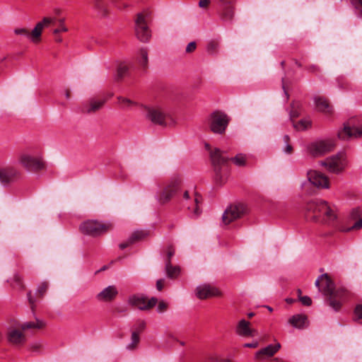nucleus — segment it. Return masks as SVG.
Wrapping results in <instances>:
<instances>
[{
    "label": "nucleus",
    "mask_w": 362,
    "mask_h": 362,
    "mask_svg": "<svg viewBox=\"0 0 362 362\" xmlns=\"http://www.w3.org/2000/svg\"><path fill=\"white\" fill-rule=\"evenodd\" d=\"M59 24H61V28H56L53 30V33L54 35H57L60 32H66L68 30L67 28L64 25V18L59 19Z\"/></svg>",
    "instance_id": "obj_44"
},
{
    "label": "nucleus",
    "mask_w": 362,
    "mask_h": 362,
    "mask_svg": "<svg viewBox=\"0 0 362 362\" xmlns=\"http://www.w3.org/2000/svg\"><path fill=\"white\" fill-rule=\"evenodd\" d=\"M65 95H66V98L67 99H69L70 98V93H69V91L68 90H66V94Z\"/></svg>",
    "instance_id": "obj_58"
},
{
    "label": "nucleus",
    "mask_w": 362,
    "mask_h": 362,
    "mask_svg": "<svg viewBox=\"0 0 362 362\" xmlns=\"http://www.w3.org/2000/svg\"><path fill=\"white\" fill-rule=\"evenodd\" d=\"M165 272L167 276L170 279H175L180 275V268L178 266H173L171 261L165 259Z\"/></svg>",
    "instance_id": "obj_31"
},
{
    "label": "nucleus",
    "mask_w": 362,
    "mask_h": 362,
    "mask_svg": "<svg viewBox=\"0 0 362 362\" xmlns=\"http://www.w3.org/2000/svg\"><path fill=\"white\" fill-rule=\"evenodd\" d=\"M288 323L299 329L307 328L309 326L308 317L304 314L293 315L289 318Z\"/></svg>",
    "instance_id": "obj_24"
},
{
    "label": "nucleus",
    "mask_w": 362,
    "mask_h": 362,
    "mask_svg": "<svg viewBox=\"0 0 362 362\" xmlns=\"http://www.w3.org/2000/svg\"><path fill=\"white\" fill-rule=\"evenodd\" d=\"M57 40V42H62V39L61 37H58V38H57V40Z\"/></svg>",
    "instance_id": "obj_63"
},
{
    "label": "nucleus",
    "mask_w": 362,
    "mask_h": 362,
    "mask_svg": "<svg viewBox=\"0 0 362 362\" xmlns=\"http://www.w3.org/2000/svg\"><path fill=\"white\" fill-rule=\"evenodd\" d=\"M135 24V31L137 38L141 42H148L151 37V31L147 25L146 17L143 13H140L137 14Z\"/></svg>",
    "instance_id": "obj_13"
},
{
    "label": "nucleus",
    "mask_w": 362,
    "mask_h": 362,
    "mask_svg": "<svg viewBox=\"0 0 362 362\" xmlns=\"http://www.w3.org/2000/svg\"><path fill=\"white\" fill-rule=\"evenodd\" d=\"M283 139H284V141L286 144V148L284 149V152L286 153H288V154L291 153L292 151H293V148L289 144L290 137L288 135H284Z\"/></svg>",
    "instance_id": "obj_43"
},
{
    "label": "nucleus",
    "mask_w": 362,
    "mask_h": 362,
    "mask_svg": "<svg viewBox=\"0 0 362 362\" xmlns=\"http://www.w3.org/2000/svg\"><path fill=\"white\" fill-rule=\"evenodd\" d=\"M98 12L101 16L103 17L106 16L108 14V10L105 5L103 6V8L99 10Z\"/></svg>",
    "instance_id": "obj_53"
},
{
    "label": "nucleus",
    "mask_w": 362,
    "mask_h": 362,
    "mask_svg": "<svg viewBox=\"0 0 362 362\" xmlns=\"http://www.w3.org/2000/svg\"><path fill=\"white\" fill-rule=\"evenodd\" d=\"M307 176L309 182L317 188L327 189L329 182L327 177L323 173L314 170L308 171Z\"/></svg>",
    "instance_id": "obj_16"
},
{
    "label": "nucleus",
    "mask_w": 362,
    "mask_h": 362,
    "mask_svg": "<svg viewBox=\"0 0 362 362\" xmlns=\"http://www.w3.org/2000/svg\"><path fill=\"white\" fill-rule=\"evenodd\" d=\"M19 175L18 170L13 168H1L0 169V182L5 184L8 183L18 177Z\"/></svg>",
    "instance_id": "obj_25"
},
{
    "label": "nucleus",
    "mask_w": 362,
    "mask_h": 362,
    "mask_svg": "<svg viewBox=\"0 0 362 362\" xmlns=\"http://www.w3.org/2000/svg\"><path fill=\"white\" fill-rule=\"evenodd\" d=\"M146 328V322L143 320H138L133 327L132 332H136L139 334Z\"/></svg>",
    "instance_id": "obj_40"
},
{
    "label": "nucleus",
    "mask_w": 362,
    "mask_h": 362,
    "mask_svg": "<svg viewBox=\"0 0 362 362\" xmlns=\"http://www.w3.org/2000/svg\"><path fill=\"white\" fill-rule=\"evenodd\" d=\"M297 292H298V294L299 295V297H300V294H301V290L300 289H298Z\"/></svg>",
    "instance_id": "obj_64"
},
{
    "label": "nucleus",
    "mask_w": 362,
    "mask_h": 362,
    "mask_svg": "<svg viewBox=\"0 0 362 362\" xmlns=\"http://www.w3.org/2000/svg\"><path fill=\"white\" fill-rule=\"evenodd\" d=\"M48 288V284L47 282H42L39 284L37 289V294L42 297Z\"/></svg>",
    "instance_id": "obj_42"
},
{
    "label": "nucleus",
    "mask_w": 362,
    "mask_h": 362,
    "mask_svg": "<svg viewBox=\"0 0 362 362\" xmlns=\"http://www.w3.org/2000/svg\"><path fill=\"white\" fill-rule=\"evenodd\" d=\"M319 164L330 173H339L344 169L346 162L344 155L339 153L320 161Z\"/></svg>",
    "instance_id": "obj_9"
},
{
    "label": "nucleus",
    "mask_w": 362,
    "mask_h": 362,
    "mask_svg": "<svg viewBox=\"0 0 362 362\" xmlns=\"http://www.w3.org/2000/svg\"><path fill=\"white\" fill-rule=\"evenodd\" d=\"M55 18L45 17L42 21L37 23L31 33L26 28H16L14 30L16 35H21L28 37L31 42L37 43L41 40L42 31L44 28L49 26L55 21Z\"/></svg>",
    "instance_id": "obj_6"
},
{
    "label": "nucleus",
    "mask_w": 362,
    "mask_h": 362,
    "mask_svg": "<svg viewBox=\"0 0 362 362\" xmlns=\"http://www.w3.org/2000/svg\"><path fill=\"white\" fill-rule=\"evenodd\" d=\"M112 225L94 220H88L80 225V231L90 236H98L110 230Z\"/></svg>",
    "instance_id": "obj_7"
},
{
    "label": "nucleus",
    "mask_w": 362,
    "mask_h": 362,
    "mask_svg": "<svg viewBox=\"0 0 362 362\" xmlns=\"http://www.w3.org/2000/svg\"><path fill=\"white\" fill-rule=\"evenodd\" d=\"M232 162L237 166H244L246 164V156L243 153H238L235 157L230 158Z\"/></svg>",
    "instance_id": "obj_36"
},
{
    "label": "nucleus",
    "mask_w": 362,
    "mask_h": 362,
    "mask_svg": "<svg viewBox=\"0 0 362 362\" xmlns=\"http://www.w3.org/2000/svg\"><path fill=\"white\" fill-rule=\"evenodd\" d=\"M315 284L323 295L327 296L329 306L335 311H338L346 297V291L343 288H335L334 282L327 274L320 275Z\"/></svg>",
    "instance_id": "obj_1"
},
{
    "label": "nucleus",
    "mask_w": 362,
    "mask_h": 362,
    "mask_svg": "<svg viewBox=\"0 0 362 362\" xmlns=\"http://www.w3.org/2000/svg\"><path fill=\"white\" fill-rule=\"evenodd\" d=\"M202 197L194 190H185L182 196L181 203L189 211L192 218H197L202 214Z\"/></svg>",
    "instance_id": "obj_2"
},
{
    "label": "nucleus",
    "mask_w": 362,
    "mask_h": 362,
    "mask_svg": "<svg viewBox=\"0 0 362 362\" xmlns=\"http://www.w3.org/2000/svg\"><path fill=\"white\" fill-rule=\"evenodd\" d=\"M158 302V299L152 297L148 300L146 297L141 294L131 296L128 299L129 305L136 307L141 310H148L154 307Z\"/></svg>",
    "instance_id": "obj_11"
},
{
    "label": "nucleus",
    "mask_w": 362,
    "mask_h": 362,
    "mask_svg": "<svg viewBox=\"0 0 362 362\" xmlns=\"http://www.w3.org/2000/svg\"><path fill=\"white\" fill-rule=\"evenodd\" d=\"M224 154L225 152L219 148H215L211 152V162L217 175L220 173L221 167L225 165L229 160V158Z\"/></svg>",
    "instance_id": "obj_20"
},
{
    "label": "nucleus",
    "mask_w": 362,
    "mask_h": 362,
    "mask_svg": "<svg viewBox=\"0 0 362 362\" xmlns=\"http://www.w3.org/2000/svg\"><path fill=\"white\" fill-rule=\"evenodd\" d=\"M61 11L59 9L55 10V13L59 15Z\"/></svg>",
    "instance_id": "obj_62"
},
{
    "label": "nucleus",
    "mask_w": 362,
    "mask_h": 362,
    "mask_svg": "<svg viewBox=\"0 0 362 362\" xmlns=\"http://www.w3.org/2000/svg\"><path fill=\"white\" fill-rule=\"evenodd\" d=\"M250 323L248 321H246L244 319L240 320L235 329L236 334L244 337L257 336V331L255 329L250 328Z\"/></svg>",
    "instance_id": "obj_21"
},
{
    "label": "nucleus",
    "mask_w": 362,
    "mask_h": 362,
    "mask_svg": "<svg viewBox=\"0 0 362 362\" xmlns=\"http://www.w3.org/2000/svg\"><path fill=\"white\" fill-rule=\"evenodd\" d=\"M219 1V15L221 19L224 22L231 23L234 14L233 0H218Z\"/></svg>",
    "instance_id": "obj_15"
},
{
    "label": "nucleus",
    "mask_w": 362,
    "mask_h": 362,
    "mask_svg": "<svg viewBox=\"0 0 362 362\" xmlns=\"http://www.w3.org/2000/svg\"><path fill=\"white\" fill-rule=\"evenodd\" d=\"M168 308V304L163 301H160L157 307V311L158 313H163L165 312Z\"/></svg>",
    "instance_id": "obj_46"
},
{
    "label": "nucleus",
    "mask_w": 362,
    "mask_h": 362,
    "mask_svg": "<svg viewBox=\"0 0 362 362\" xmlns=\"http://www.w3.org/2000/svg\"><path fill=\"white\" fill-rule=\"evenodd\" d=\"M259 345L258 342L257 341H255V342H252V343H246L244 344V347H247V348H256Z\"/></svg>",
    "instance_id": "obj_55"
},
{
    "label": "nucleus",
    "mask_w": 362,
    "mask_h": 362,
    "mask_svg": "<svg viewBox=\"0 0 362 362\" xmlns=\"http://www.w3.org/2000/svg\"><path fill=\"white\" fill-rule=\"evenodd\" d=\"M351 220L356 219V222L349 227L341 226L340 230L342 232H349L352 230H359L362 228V218L360 215V210L358 209H354L350 215Z\"/></svg>",
    "instance_id": "obj_26"
},
{
    "label": "nucleus",
    "mask_w": 362,
    "mask_h": 362,
    "mask_svg": "<svg viewBox=\"0 0 362 362\" xmlns=\"http://www.w3.org/2000/svg\"><path fill=\"white\" fill-rule=\"evenodd\" d=\"M129 70L128 66L124 63H121L119 64L117 69V74H116V80H120L122 79L126 74H127Z\"/></svg>",
    "instance_id": "obj_35"
},
{
    "label": "nucleus",
    "mask_w": 362,
    "mask_h": 362,
    "mask_svg": "<svg viewBox=\"0 0 362 362\" xmlns=\"http://www.w3.org/2000/svg\"><path fill=\"white\" fill-rule=\"evenodd\" d=\"M148 235V233L144 230H136L134 231L128 240L119 244V248L123 250L132 244H134L139 240H143Z\"/></svg>",
    "instance_id": "obj_30"
},
{
    "label": "nucleus",
    "mask_w": 362,
    "mask_h": 362,
    "mask_svg": "<svg viewBox=\"0 0 362 362\" xmlns=\"http://www.w3.org/2000/svg\"><path fill=\"white\" fill-rule=\"evenodd\" d=\"M337 218V208L334 205H330L327 202L325 201L324 208L322 210V216L319 222H322L327 224H332Z\"/></svg>",
    "instance_id": "obj_19"
},
{
    "label": "nucleus",
    "mask_w": 362,
    "mask_h": 362,
    "mask_svg": "<svg viewBox=\"0 0 362 362\" xmlns=\"http://www.w3.org/2000/svg\"><path fill=\"white\" fill-rule=\"evenodd\" d=\"M354 320L362 324V305H358L354 310Z\"/></svg>",
    "instance_id": "obj_41"
},
{
    "label": "nucleus",
    "mask_w": 362,
    "mask_h": 362,
    "mask_svg": "<svg viewBox=\"0 0 362 362\" xmlns=\"http://www.w3.org/2000/svg\"><path fill=\"white\" fill-rule=\"evenodd\" d=\"M319 67L317 65H310L308 66V70L310 72H317L319 71Z\"/></svg>",
    "instance_id": "obj_56"
},
{
    "label": "nucleus",
    "mask_w": 362,
    "mask_h": 362,
    "mask_svg": "<svg viewBox=\"0 0 362 362\" xmlns=\"http://www.w3.org/2000/svg\"><path fill=\"white\" fill-rule=\"evenodd\" d=\"M325 201L315 200L309 202L306 205V217L313 221H319L322 216V210L324 208Z\"/></svg>",
    "instance_id": "obj_14"
},
{
    "label": "nucleus",
    "mask_w": 362,
    "mask_h": 362,
    "mask_svg": "<svg viewBox=\"0 0 362 362\" xmlns=\"http://www.w3.org/2000/svg\"><path fill=\"white\" fill-rule=\"evenodd\" d=\"M340 139H357L362 137V117L351 118L344 124V128L338 132Z\"/></svg>",
    "instance_id": "obj_4"
},
{
    "label": "nucleus",
    "mask_w": 362,
    "mask_h": 362,
    "mask_svg": "<svg viewBox=\"0 0 362 362\" xmlns=\"http://www.w3.org/2000/svg\"><path fill=\"white\" fill-rule=\"evenodd\" d=\"M105 99L91 98L84 105L83 111L87 113H92L99 110L105 103Z\"/></svg>",
    "instance_id": "obj_29"
},
{
    "label": "nucleus",
    "mask_w": 362,
    "mask_h": 362,
    "mask_svg": "<svg viewBox=\"0 0 362 362\" xmlns=\"http://www.w3.org/2000/svg\"><path fill=\"white\" fill-rule=\"evenodd\" d=\"M229 122L230 117L224 112L216 110L209 116L208 126L214 134H223Z\"/></svg>",
    "instance_id": "obj_3"
},
{
    "label": "nucleus",
    "mask_w": 362,
    "mask_h": 362,
    "mask_svg": "<svg viewBox=\"0 0 362 362\" xmlns=\"http://www.w3.org/2000/svg\"><path fill=\"white\" fill-rule=\"evenodd\" d=\"M196 47H197L196 42H191L187 45L185 51L187 53H191L196 49Z\"/></svg>",
    "instance_id": "obj_48"
},
{
    "label": "nucleus",
    "mask_w": 362,
    "mask_h": 362,
    "mask_svg": "<svg viewBox=\"0 0 362 362\" xmlns=\"http://www.w3.org/2000/svg\"><path fill=\"white\" fill-rule=\"evenodd\" d=\"M19 163L26 169L35 172L41 170L45 167L41 158L34 157L27 153L20 155Z\"/></svg>",
    "instance_id": "obj_10"
},
{
    "label": "nucleus",
    "mask_w": 362,
    "mask_h": 362,
    "mask_svg": "<svg viewBox=\"0 0 362 362\" xmlns=\"http://www.w3.org/2000/svg\"><path fill=\"white\" fill-rule=\"evenodd\" d=\"M281 348V344L277 343L276 344H269L267 346L260 349L255 354L257 359L263 360L266 358L273 356Z\"/></svg>",
    "instance_id": "obj_23"
},
{
    "label": "nucleus",
    "mask_w": 362,
    "mask_h": 362,
    "mask_svg": "<svg viewBox=\"0 0 362 362\" xmlns=\"http://www.w3.org/2000/svg\"><path fill=\"white\" fill-rule=\"evenodd\" d=\"M164 279H158L157 281H156V288L160 291L163 286H164Z\"/></svg>",
    "instance_id": "obj_51"
},
{
    "label": "nucleus",
    "mask_w": 362,
    "mask_h": 362,
    "mask_svg": "<svg viewBox=\"0 0 362 362\" xmlns=\"http://www.w3.org/2000/svg\"><path fill=\"white\" fill-rule=\"evenodd\" d=\"M196 296L201 300L221 296L219 290L207 284L198 286L195 290Z\"/></svg>",
    "instance_id": "obj_18"
},
{
    "label": "nucleus",
    "mask_w": 362,
    "mask_h": 362,
    "mask_svg": "<svg viewBox=\"0 0 362 362\" xmlns=\"http://www.w3.org/2000/svg\"><path fill=\"white\" fill-rule=\"evenodd\" d=\"M104 6L103 0H94V8L97 11L102 9Z\"/></svg>",
    "instance_id": "obj_49"
},
{
    "label": "nucleus",
    "mask_w": 362,
    "mask_h": 362,
    "mask_svg": "<svg viewBox=\"0 0 362 362\" xmlns=\"http://www.w3.org/2000/svg\"><path fill=\"white\" fill-rule=\"evenodd\" d=\"M314 101L318 111L327 115L332 113L333 107L330 105L327 98L321 96H315Z\"/></svg>",
    "instance_id": "obj_27"
},
{
    "label": "nucleus",
    "mask_w": 362,
    "mask_h": 362,
    "mask_svg": "<svg viewBox=\"0 0 362 362\" xmlns=\"http://www.w3.org/2000/svg\"><path fill=\"white\" fill-rule=\"evenodd\" d=\"M335 146L336 144L333 139H327L311 143L308 150L313 156L319 157L332 151Z\"/></svg>",
    "instance_id": "obj_8"
},
{
    "label": "nucleus",
    "mask_w": 362,
    "mask_h": 362,
    "mask_svg": "<svg viewBox=\"0 0 362 362\" xmlns=\"http://www.w3.org/2000/svg\"><path fill=\"white\" fill-rule=\"evenodd\" d=\"M131 339L132 342L127 346L129 350H133L136 347L140 341L139 334L136 332H132Z\"/></svg>",
    "instance_id": "obj_38"
},
{
    "label": "nucleus",
    "mask_w": 362,
    "mask_h": 362,
    "mask_svg": "<svg viewBox=\"0 0 362 362\" xmlns=\"http://www.w3.org/2000/svg\"><path fill=\"white\" fill-rule=\"evenodd\" d=\"M293 126L298 131H303L310 127L311 121L309 119H303L297 123H293Z\"/></svg>",
    "instance_id": "obj_34"
},
{
    "label": "nucleus",
    "mask_w": 362,
    "mask_h": 362,
    "mask_svg": "<svg viewBox=\"0 0 362 362\" xmlns=\"http://www.w3.org/2000/svg\"><path fill=\"white\" fill-rule=\"evenodd\" d=\"M352 5L356 8H358L359 7H362V0H350Z\"/></svg>",
    "instance_id": "obj_52"
},
{
    "label": "nucleus",
    "mask_w": 362,
    "mask_h": 362,
    "mask_svg": "<svg viewBox=\"0 0 362 362\" xmlns=\"http://www.w3.org/2000/svg\"><path fill=\"white\" fill-rule=\"evenodd\" d=\"M117 100L119 105L123 109H129L136 104L134 101L123 97H118Z\"/></svg>",
    "instance_id": "obj_37"
},
{
    "label": "nucleus",
    "mask_w": 362,
    "mask_h": 362,
    "mask_svg": "<svg viewBox=\"0 0 362 362\" xmlns=\"http://www.w3.org/2000/svg\"><path fill=\"white\" fill-rule=\"evenodd\" d=\"M210 0H200L199 2V6L200 8H206L209 4Z\"/></svg>",
    "instance_id": "obj_54"
},
{
    "label": "nucleus",
    "mask_w": 362,
    "mask_h": 362,
    "mask_svg": "<svg viewBox=\"0 0 362 362\" xmlns=\"http://www.w3.org/2000/svg\"><path fill=\"white\" fill-rule=\"evenodd\" d=\"M301 113V104L299 102H293L291 105V110L289 112L290 119L291 120L299 117Z\"/></svg>",
    "instance_id": "obj_32"
},
{
    "label": "nucleus",
    "mask_w": 362,
    "mask_h": 362,
    "mask_svg": "<svg viewBox=\"0 0 362 362\" xmlns=\"http://www.w3.org/2000/svg\"><path fill=\"white\" fill-rule=\"evenodd\" d=\"M175 249L173 246H169L168 247V251H167V257L165 259H169L170 261V259L173 256H174L175 255Z\"/></svg>",
    "instance_id": "obj_50"
},
{
    "label": "nucleus",
    "mask_w": 362,
    "mask_h": 362,
    "mask_svg": "<svg viewBox=\"0 0 362 362\" xmlns=\"http://www.w3.org/2000/svg\"><path fill=\"white\" fill-rule=\"evenodd\" d=\"M7 337L10 343L16 346L22 345L25 341V336L21 331L17 329H10Z\"/></svg>",
    "instance_id": "obj_28"
},
{
    "label": "nucleus",
    "mask_w": 362,
    "mask_h": 362,
    "mask_svg": "<svg viewBox=\"0 0 362 362\" xmlns=\"http://www.w3.org/2000/svg\"><path fill=\"white\" fill-rule=\"evenodd\" d=\"M45 326L44 322L38 319L36 320V322H27L21 325V328L22 330H26L33 328H42Z\"/></svg>",
    "instance_id": "obj_33"
},
{
    "label": "nucleus",
    "mask_w": 362,
    "mask_h": 362,
    "mask_svg": "<svg viewBox=\"0 0 362 362\" xmlns=\"http://www.w3.org/2000/svg\"><path fill=\"white\" fill-rule=\"evenodd\" d=\"M286 301L289 303V304H291L293 303V302L296 301V300L293 299V298H286Z\"/></svg>",
    "instance_id": "obj_57"
},
{
    "label": "nucleus",
    "mask_w": 362,
    "mask_h": 362,
    "mask_svg": "<svg viewBox=\"0 0 362 362\" xmlns=\"http://www.w3.org/2000/svg\"><path fill=\"white\" fill-rule=\"evenodd\" d=\"M246 208L243 204H238L229 206L222 216V220L225 225H228L233 221L240 218L245 212Z\"/></svg>",
    "instance_id": "obj_12"
},
{
    "label": "nucleus",
    "mask_w": 362,
    "mask_h": 362,
    "mask_svg": "<svg viewBox=\"0 0 362 362\" xmlns=\"http://www.w3.org/2000/svg\"><path fill=\"white\" fill-rule=\"evenodd\" d=\"M358 16L359 17L362 18V9H361V10L359 11V13H358Z\"/></svg>",
    "instance_id": "obj_61"
},
{
    "label": "nucleus",
    "mask_w": 362,
    "mask_h": 362,
    "mask_svg": "<svg viewBox=\"0 0 362 362\" xmlns=\"http://www.w3.org/2000/svg\"><path fill=\"white\" fill-rule=\"evenodd\" d=\"M28 296H29V301L31 304H33V300L30 296V293H28Z\"/></svg>",
    "instance_id": "obj_60"
},
{
    "label": "nucleus",
    "mask_w": 362,
    "mask_h": 362,
    "mask_svg": "<svg viewBox=\"0 0 362 362\" xmlns=\"http://www.w3.org/2000/svg\"><path fill=\"white\" fill-rule=\"evenodd\" d=\"M13 281L16 283V286H19L20 288H23V282L21 276L19 274H15L13 277Z\"/></svg>",
    "instance_id": "obj_47"
},
{
    "label": "nucleus",
    "mask_w": 362,
    "mask_h": 362,
    "mask_svg": "<svg viewBox=\"0 0 362 362\" xmlns=\"http://www.w3.org/2000/svg\"><path fill=\"white\" fill-rule=\"evenodd\" d=\"M140 59L139 64L143 68L147 67L148 64V52L146 49H141L140 50Z\"/></svg>",
    "instance_id": "obj_39"
},
{
    "label": "nucleus",
    "mask_w": 362,
    "mask_h": 362,
    "mask_svg": "<svg viewBox=\"0 0 362 362\" xmlns=\"http://www.w3.org/2000/svg\"><path fill=\"white\" fill-rule=\"evenodd\" d=\"M182 187V180L179 176H174L170 178L169 182L159 192L157 197L158 202L161 204L168 203L177 193L180 190Z\"/></svg>",
    "instance_id": "obj_5"
},
{
    "label": "nucleus",
    "mask_w": 362,
    "mask_h": 362,
    "mask_svg": "<svg viewBox=\"0 0 362 362\" xmlns=\"http://www.w3.org/2000/svg\"><path fill=\"white\" fill-rule=\"evenodd\" d=\"M299 300L301 302V303L304 305L309 306L312 304V300L309 296H300Z\"/></svg>",
    "instance_id": "obj_45"
},
{
    "label": "nucleus",
    "mask_w": 362,
    "mask_h": 362,
    "mask_svg": "<svg viewBox=\"0 0 362 362\" xmlns=\"http://www.w3.org/2000/svg\"><path fill=\"white\" fill-rule=\"evenodd\" d=\"M145 111L146 118L153 123L160 125L165 124L166 115L160 107H145Z\"/></svg>",
    "instance_id": "obj_17"
},
{
    "label": "nucleus",
    "mask_w": 362,
    "mask_h": 362,
    "mask_svg": "<svg viewBox=\"0 0 362 362\" xmlns=\"http://www.w3.org/2000/svg\"><path fill=\"white\" fill-rule=\"evenodd\" d=\"M117 294L118 291L115 286H108L97 294L96 299L100 302H110L113 300Z\"/></svg>",
    "instance_id": "obj_22"
},
{
    "label": "nucleus",
    "mask_w": 362,
    "mask_h": 362,
    "mask_svg": "<svg viewBox=\"0 0 362 362\" xmlns=\"http://www.w3.org/2000/svg\"><path fill=\"white\" fill-rule=\"evenodd\" d=\"M255 315L254 313H249L247 314L248 317L251 318Z\"/></svg>",
    "instance_id": "obj_59"
}]
</instances>
